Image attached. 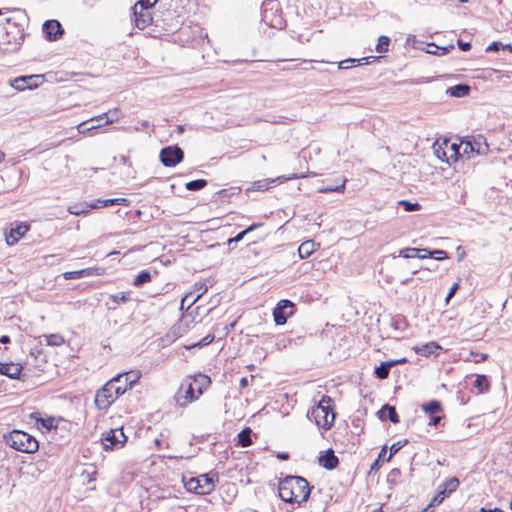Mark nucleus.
Segmentation results:
<instances>
[{
	"label": "nucleus",
	"instance_id": "nucleus-21",
	"mask_svg": "<svg viewBox=\"0 0 512 512\" xmlns=\"http://www.w3.org/2000/svg\"><path fill=\"white\" fill-rule=\"evenodd\" d=\"M378 417L385 421L389 419L392 423L397 424L399 423V417L396 412V409L394 406H390L389 404H385L379 411H378Z\"/></svg>",
	"mask_w": 512,
	"mask_h": 512
},
{
	"label": "nucleus",
	"instance_id": "nucleus-2",
	"mask_svg": "<svg viewBox=\"0 0 512 512\" xmlns=\"http://www.w3.org/2000/svg\"><path fill=\"white\" fill-rule=\"evenodd\" d=\"M25 39L22 25L12 18H6L5 23L0 24V45H4L6 51H18Z\"/></svg>",
	"mask_w": 512,
	"mask_h": 512
},
{
	"label": "nucleus",
	"instance_id": "nucleus-41",
	"mask_svg": "<svg viewBox=\"0 0 512 512\" xmlns=\"http://www.w3.org/2000/svg\"><path fill=\"white\" fill-rule=\"evenodd\" d=\"M85 275H90L89 269H82L78 271H70L64 273V278L66 280L79 279Z\"/></svg>",
	"mask_w": 512,
	"mask_h": 512
},
{
	"label": "nucleus",
	"instance_id": "nucleus-31",
	"mask_svg": "<svg viewBox=\"0 0 512 512\" xmlns=\"http://www.w3.org/2000/svg\"><path fill=\"white\" fill-rule=\"evenodd\" d=\"M261 225L262 224H260V223H254V224L250 225L249 227H247L243 231L239 232L235 237L228 239V244L237 243V242L241 241L245 237V235H247L248 233L254 231L255 229H257Z\"/></svg>",
	"mask_w": 512,
	"mask_h": 512
},
{
	"label": "nucleus",
	"instance_id": "nucleus-50",
	"mask_svg": "<svg viewBox=\"0 0 512 512\" xmlns=\"http://www.w3.org/2000/svg\"><path fill=\"white\" fill-rule=\"evenodd\" d=\"M449 256H448V253L444 250H433L431 251V258L433 259H436V260H444V259H447Z\"/></svg>",
	"mask_w": 512,
	"mask_h": 512
},
{
	"label": "nucleus",
	"instance_id": "nucleus-23",
	"mask_svg": "<svg viewBox=\"0 0 512 512\" xmlns=\"http://www.w3.org/2000/svg\"><path fill=\"white\" fill-rule=\"evenodd\" d=\"M318 245L313 240L303 242L298 248V254L301 259L308 258Z\"/></svg>",
	"mask_w": 512,
	"mask_h": 512
},
{
	"label": "nucleus",
	"instance_id": "nucleus-42",
	"mask_svg": "<svg viewBox=\"0 0 512 512\" xmlns=\"http://www.w3.org/2000/svg\"><path fill=\"white\" fill-rule=\"evenodd\" d=\"M459 486V480L456 477H452L446 482H444L441 487H443L449 494L454 492Z\"/></svg>",
	"mask_w": 512,
	"mask_h": 512
},
{
	"label": "nucleus",
	"instance_id": "nucleus-39",
	"mask_svg": "<svg viewBox=\"0 0 512 512\" xmlns=\"http://www.w3.org/2000/svg\"><path fill=\"white\" fill-rule=\"evenodd\" d=\"M185 487L188 491L200 494V484L198 477L190 478L185 482Z\"/></svg>",
	"mask_w": 512,
	"mask_h": 512
},
{
	"label": "nucleus",
	"instance_id": "nucleus-48",
	"mask_svg": "<svg viewBox=\"0 0 512 512\" xmlns=\"http://www.w3.org/2000/svg\"><path fill=\"white\" fill-rule=\"evenodd\" d=\"M406 443H407V440H404L403 442L398 441V442L392 444V446L390 447V454L385 460L389 461L391 459V457L394 454H396Z\"/></svg>",
	"mask_w": 512,
	"mask_h": 512
},
{
	"label": "nucleus",
	"instance_id": "nucleus-53",
	"mask_svg": "<svg viewBox=\"0 0 512 512\" xmlns=\"http://www.w3.org/2000/svg\"><path fill=\"white\" fill-rule=\"evenodd\" d=\"M214 339H215V336L213 334H208L199 342V345L206 346V345L212 343Z\"/></svg>",
	"mask_w": 512,
	"mask_h": 512
},
{
	"label": "nucleus",
	"instance_id": "nucleus-9",
	"mask_svg": "<svg viewBox=\"0 0 512 512\" xmlns=\"http://www.w3.org/2000/svg\"><path fill=\"white\" fill-rule=\"evenodd\" d=\"M127 441V436L124 434L123 429H111L102 436V443L105 450L119 449L124 446Z\"/></svg>",
	"mask_w": 512,
	"mask_h": 512
},
{
	"label": "nucleus",
	"instance_id": "nucleus-4",
	"mask_svg": "<svg viewBox=\"0 0 512 512\" xmlns=\"http://www.w3.org/2000/svg\"><path fill=\"white\" fill-rule=\"evenodd\" d=\"M119 377L110 379L95 396V404L101 410L108 409L120 395L125 393V386L118 385Z\"/></svg>",
	"mask_w": 512,
	"mask_h": 512
},
{
	"label": "nucleus",
	"instance_id": "nucleus-7",
	"mask_svg": "<svg viewBox=\"0 0 512 512\" xmlns=\"http://www.w3.org/2000/svg\"><path fill=\"white\" fill-rule=\"evenodd\" d=\"M200 395L194 389V386L189 382V379H183L174 399L176 405L179 407H186L189 403L197 400Z\"/></svg>",
	"mask_w": 512,
	"mask_h": 512
},
{
	"label": "nucleus",
	"instance_id": "nucleus-40",
	"mask_svg": "<svg viewBox=\"0 0 512 512\" xmlns=\"http://www.w3.org/2000/svg\"><path fill=\"white\" fill-rule=\"evenodd\" d=\"M390 44V38L387 36H380L378 38V43L376 45V51L378 53H384L388 51V47Z\"/></svg>",
	"mask_w": 512,
	"mask_h": 512
},
{
	"label": "nucleus",
	"instance_id": "nucleus-43",
	"mask_svg": "<svg viewBox=\"0 0 512 512\" xmlns=\"http://www.w3.org/2000/svg\"><path fill=\"white\" fill-rule=\"evenodd\" d=\"M398 204L400 206H402L404 208V210L406 212H414V211H418L420 210L421 206L419 203L415 202V203H412L410 201H407V200H400L398 202Z\"/></svg>",
	"mask_w": 512,
	"mask_h": 512
},
{
	"label": "nucleus",
	"instance_id": "nucleus-37",
	"mask_svg": "<svg viewBox=\"0 0 512 512\" xmlns=\"http://www.w3.org/2000/svg\"><path fill=\"white\" fill-rule=\"evenodd\" d=\"M207 185V181L205 179H197L192 180L186 183V189L189 191H198L203 189Z\"/></svg>",
	"mask_w": 512,
	"mask_h": 512
},
{
	"label": "nucleus",
	"instance_id": "nucleus-30",
	"mask_svg": "<svg viewBox=\"0 0 512 512\" xmlns=\"http://www.w3.org/2000/svg\"><path fill=\"white\" fill-rule=\"evenodd\" d=\"M422 410L426 414L433 415V414H436V413L440 412L442 410V406H441V403L438 400H432V401H430L428 403L423 404L422 405Z\"/></svg>",
	"mask_w": 512,
	"mask_h": 512
},
{
	"label": "nucleus",
	"instance_id": "nucleus-49",
	"mask_svg": "<svg viewBox=\"0 0 512 512\" xmlns=\"http://www.w3.org/2000/svg\"><path fill=\"white\" fill-rule=\"evenodd\" d=\"M429 46H433L435 47L437 50H440V52L438 51H427L428 53L430 54H435V55H445L447 54L450 50H453L454 49V45H449V46H446V47H438L434 44H429Z\"/></svg>",
	"mask_w": 512,
	"mask_h": 512
},
{
	"label": "nucleus",
	"instance_id": "nucleus-54",
	"mask_svg": "<svg viewBox=\"0 0 512 512\" xmlns=\"http://www.w3.org/2000/svg\"><path fill=\"white\" fill-rule=\"evenodd\" d=\"M401 472L399 469L397 468H394L390 471V473L388 474V481H395L399 476H400Z\"/></svg>",
	"mask_w": 512,
	"mask_h": 512
},
{
	"label": "nucleus",
	"instance_id": "nucleus-52",
	"mask_svg": "<svg viewBox=\"0 0 512 512\" xmlns=\"http://www.w3.org/2000/svg\"><path fill=\"white\" fill-rule=\"evenodd\" d=\"M345 183H346V180H344L342 182V184L339 185V186H336V187H326L323 191L324 192H343L344 189H345Z\"/></svg>",
	"mask_w": 512,
	"mask_h": 512
},
{
	"label": "nucleus",
	"instance_id": "nucleus-13",
	"mask_svg": "<svg viewBox=\"0 0 512 512\" xmlns=\"http://www.w3.org/2000/svg\"><path fill=\"white\" fill-rule=\"evenodd\" d=\"M219 476L216 472H210L198 476L200 484V495H206L212 492L215 488V483L218 481Z\"/></svg>",
	"mask_w": 512,
	"mask_h": 512
},
{
	"label": "nucleus",
	"instance_id": "nucleus-45",
	"mask_svg": "<svg viewBox=\"0 0 512 512\" xmlns=\"http://www.w3.org/2000/svg\"><path fill=\"white\" fill-rule=\"evenodd\" d=\"M46 341L50 346H59L64 343V338L59 334H51L46 336Z\"/></svg>",
	"mask_w": 512,
	"mask_h": 512
},
{
	"label": "nucleus",
	"instance_id": "nucleus-14",
	"mask_svg": "<svg viewBox=\"0 0 512 512\" xmlns=\"http://www.w3.org/2000/svg\"><path fill=\"white\" fill-rule=\"evenodd\" d=\"M29 230L26 223H19L12 227L8 234H6V242L9 246L15 245L18 240L23 237Z\"/></svg>",
	"mask_w": 512,
	"mask_h": 512
},
{
	"label": "nucleus",
	"instance_id": "nucleus-33",
	"mask_svg": "<svg viewBox=\"0 0 512 512\" xmlns=\"http://www.w3.org/2000/svg\"><path fill=\"white\" fill-rule=\"evenodd\" d=\"M151 281V273L147 270L141 271L133 281V285L136 287H140Z\"/></svg>",
	"mask_w": 512,
	"mask_h": 512
},
{
	"label": "nucleus",
	"instance_id": "nucleus-29",
	"mask_svg": "<svg viewBox=\"0 0 512 512\" xmlns=\"http://www.w3.org/2000/svg\"><path fill=\"white\" fill-rule=\"evenodd\" d=\"M251 433L252 430L248 427L244 428L239 434H238V445L241 447H249L252 444L251 439Z\"/></svg>",
	"mask_w": 512,
	"mask_h": 512
},
{
	"label": "nucleus",
	"instance_id": "nucleus-51",
	"mask_svg": "<svg viewBox=\"0 0 512 512\" xmlns=\"http://www.w3.org/2000/svg\"><path fill=\"white\" fill-rule=\"evenodd\" d=\"M458 289H459V284L454 283L446 296V299H445L446 304L449 303L450 299L455 295V293L457 292Z\"/></svg>",
	"mask_w": 512,
	"mask_h": 512
},
{
	"label": "nucleus",
	"instance_id": "nucleus-1",
	"mask_svg": "<svg viewBox=\"0 0 512 512\" xmlns=\"http://www.w3.org/2000/svg\"><path fill=\"white\" fill-rule=\"evenodd\" d=\"M278 493L284 502L301 504L308 500L310 487L303 477L288 476L279 482Z\"/></svg>",
	"mask_w": 512,
	"mask_h": 512
},
{
	"label": "nucleus",
	"instance_id": "nucleus-3",
	"mask_svg": "<svg viewBox=\"0 0 512 512\" xmlns=\"http://www.w3.org/2000/svg\"><path fill=\"white\" fill-rule=\"evenodd\" d=\"M332 403L333 400L330 396H322L319 403L308 411V418L313 419L319 428L325 430L330 429L335 420V413L332 411Z\"/></svg>",
	"mask_w": 512,
	"mask_h": 512
},
{
	"label": "nucleus",
	"instance_id": "nucleus-12",
	"mask_svg": "<svg viewBox=\"0 0 512 512\" xmlns=\"http://www.w3.org/2000/svg\"><path fill=\"white\" fill-rule=\"evenodd\" d=\"M43 33L49 41H56L62 37L64 30L58 20H47L42 26Z\"/></svg>",
	"mask_w": 512,
	"mask_h": 512
},
{
	"label": "nucleus",
	"instance_id": "nucleus-63",
	"mask_svg": "<svg viewBox=\"0 0 512 512\" xmlns=\"http://www.w3.org/2000/svg\"><path fill=\"white\" fill-rule=\"evenodd\" d=\"M408 362V359L406 357H402L399 359L391 360L390 363L393 366L399 365V364H405Z\"/></svg>",
	"mask_w": 512,
	"mask_h": 512
},
{
	"label": "nucleus",
	"instance_id": "nucleus-34",
	"mask_svg": "<svg viewBox=\"0 0 512 512\" xmlns=\"http://www.w3.org/2000/svg\"><path fill=\"white\" fill-rule=\"evenodd\" d=\"M130 299H131V292L130 291H128V292H121V293L110 295V300L114 304H116V305H119V304H122V303H126Z\"/></svg>",
	"mask_w": 512,
	"mask_h": 512
},
{
	"label": "nucleus",
	"instance_id": "nucleus-46",
	"mask_svg": "<svg viewBox=\"0 0 512 512\" xmlns=\"http://www.w3.org/2000/svg\"><path fill=\"white\" fill-rule=\"evenodd\" d=\"M91 122L90 120L88 121H84L82 123H80L78 126H77V130L80 134H85L89 131H92L98 127L101 126V124H96V125H91V126H88V123Z\"/></svg>",
	"mask_w": 512,
	"mask_h": 512
},
{
	"label": "nucleus",
	"instance_id": "nucleus-35",
	"mask_svg": "<svg viewBox=\"0 0 512 512\" xmlns=\"http://www.w3.org/2000/svg\"><path fill=\"white\" fill-rule=\"evenodd\" d=\"M157 3V0H138L132 10L142 9L145 11H151L152 7Z\"/></svg>",
	"mask_w": 512,
	"mask_h": 512
},
{
	"label": "nucleus",
	"instance_id": "nucleus-10",
	"mask_svg": "<svg viewBox=\"0 0 512 512\" xmlns=\"http://www.w3.org/2000/svg\"><path fill=\"white\" fill-rule=\"evenodd\" d=\"M294 304L290 300H280L273 310L274 321L277 325H284L287 318L293 315Z\"/></svg>",
	"mask_w": 512,
	"mask_h": 512
},
{
	"label": "nucleus",
	"instance_id": "nucleus-38",
	"mask_svg": "<svg viewBox=\"0 0 512 512\" xmlns=\"http://www.w3.org/2000/svg\"><path fill=\"white\" fill-rule=\"evenodd\" d=\"M422 250L420 248H405L399 251L398 256L403 258H417Z\"/></svg>",
	"mask_w": 512,
	"mask_h": 512
},
{
	"label": "nucleus",
	"instance_id": "nucleus-57",
	"mask_svg": "<svg viewBox=\"0 0 512 512\" xmlns=\"http://www.w3.org/2000/svg\"><path fill=\"white\" fill-rule=\"evenodd\" d=\"M68 211H69L70 214H73V215H76V216L88 212V210H80V209H78L77 206L69 207Z\"/></svg>",
	"mask_w": 512,
	"mask_h": 512
},
{
	"label": "nucleus",
	"instance_id": "nucleus-28",
	"mask_svg": "<svg viewBox=\"0 0 512 512\" xmlns=\"http://www.w3.org/2000/svg\"><path fill=\"white\" fill-rule=\"evenodd\" d=\"M448 91L451 96L460 98L469 94L470 86L467 84H457L450 87Z\"/></svg>",
	"mask_w": 512,
	"mask_h": 512
},
{
	"label": "nucleus",
	"instance_id": "nucleus-17",
	"mask_svg": "<svg viewBox=\"0 0 512 512\" xmlns=\"http://www.w3.org/2000/svg\"><path fill=\"white\" fill-rule=\"evenodd\" d=\"M319 464L327 470H333L338 466L339 460L334 451L332 449H328L320 455Z\"/></svg>",
	"mask_w": 512,
	"mask_h": 512
},
{
	"label": "nucleus",
	"instance_id": "nucleus-47",
	"mask_svg": "<svg viewBox=\"0 0 512 512\" xmlns=\"http://www.w3.org/2000/svg\"><path fill=\"white\" fill-rule=\"evenodd\" d=\"M208 287L205 283H196L195 284V292L197 295L192 299V303H195L204 293H206Z\"/></svg>",
	"mask_w": 512,
	"mask_h": 512
},
{
	"label": "nucleus",
	"instance_id": "nucleus-15",
	"mask_svg": "<svg viewBox=\"0 0 512 512\" xmlns=\"http://www.w3.org/2000/svg\"><path fill=\"white\" fill-rule=\"evenodd\" d=\"M134 22L137 28L143 30L152 23V12L142 9L132 10Z\"/></svg>",
	"mask_w": 512,
	"mask_h": 512
},
{
	"label": "nucleus",
	"instance_id": "nucleus-44",
	"mask_svg": "<svg viewBox=\"0 0 512 512\" xmlns=\"http://www.w3.org/2000/svg\"><path fill=\"white\" fill-rule=\"evenodd\" d=\"M280 178L272 179L271 181H257L253 183V189L257 191H265L270 187L271 183H275Z\"/></svg>",
	"mask_w": 512,
	"mask_h": 512
},
{
	"label": "nucleus",
	"instance_id": "nucleus-24",
	"mask_svg": "<svg viewBox=\"0 0 512 512\" xmlns=\"http://www.w3.org/2000/svg\"><path fill=\"white\" fill-rule=\"evenodd\" d=\"M370 58H372L373 61L378 59V57H363L361 59L348 58L339 62L338 69H348L355 63L367 65L370 63Z\"/></svg>",
	"mask_w": 512,
	"mask_h": 512
},
{
	"label": "nucleus",
	"instance_id": "nucleus-62",
	"mask_svg": "<svg viewBox=\"0 0 512 512\" xmlns=\"http://www.w3.org/2000/svg\"><path fill=\"white\" fill-rule=\"evenodd\" d=\"M422 252L419 253V256H417V258L419 259H426V258H431V251L428 250V249H421Z\"/></svg>",
	"mask_w": 512,
	"mask_h": 512
},
{
	"label": "nucleus",
	"instance_id": "nucleus-20",
	"mask_svg": "<svg viewBox=\"0 0 512 512\" xmlns=\"http://www.w3.org/2000/svg\"><path fill=\"white\" fill-rule=\"evenodd\" d=\"M22 366L15 363H0V374L11 379H18L21 375Z\"/></svg>",
	"mask_w": 512,
	"mask_h": 512
},
{
	"label": "nucleus",
	"instance_id": "nucleus-61",
	"mask_svg": "<svg viewBox=\"0 0 512 512\" xmlns=\"http://www.w3.org/2000/svg\"><path fill=\"white\" fill-rule=\"evenodd\" d=\"M443 502V497H439V495L437 494L433 499L432 501L430 502L429 504V507H435L436 505H439Z\"/></svg>",
	"mask_w": 512,
	"mask_h": 512
},
{
	"label": "nucleus",
	"instance_id": "nucleus-16",
	"mask_svg": "<svg viewBox=\"0 0 512 512\" xmlns=\"http://www.w3.org/2000/svg\"><path fill=\"white\" fill-rule=\"evenodd\" d=\"M189 382L194 386V389L198 392V395H202L203 392L210 386L211 380L207 375L198 374L195 376H187Z\"/></svg>",
	"mask_w": 512,
	"mask_h": 512
},
{
	"label": "nucleus",
	"instance_id": "nucleus-64",
	"mask_svg": "<svg viewBox=\"0 0 512 512\" xmlns=\"http://www.w3.org/2000/svg\"><path fill=\"white\" fill-rule=\"evenodd\" d=\"M480 512H504V511H502V510H501V509H499V508H493V509H491V508L482 507V508L480 509Z\"/></svg>",
	"mask_w": 512,
	"mask_h": 512
},
{
	"label": "nucleus",
	"instance_id": "nucleus-26",
	"mask_svg": "<svg viewBox=\"0 0 512 512\" xmlns=\"http://www.w3.org/2000/svg\"><path fill=\"white\" fill-rule=\"evenodd\" d=\"M473 144L474 152L477 154H486L489 147L484 137L479 135L477 138H473L471 141Z\"/></svg>",
	"mask_w": 512,
	"mask_h": 512
},
{
	"label": "nucleus",
	"instance_id": "nucleus-11",
	"mask_svg": "<svg viewBox=\"0 0 512 512\" xmlns=\"http://www.w3.org/2000/svg\"><path fill=\"white\" fill-rule=\"evenodd\" d=\"M42 75L19 76L13 79L10 84L16 90L23 91L25 89L37 88L42 83Z\"/></svg>",
	"mask_w": 512,
	"mask_h": 512
},
{
	"label": "nucleus",
	"instance_id": "nucleus-36",
	"mask_svg": "<svg viewBox=\"0 0 512 512\" xmlns=\"http://www.w3.org/2000/svg\"><path fill=\"white\" fill-rule=\"evenodd\" d=\"M452 148L454 150L455 155H459L460 154L459 150L461 148L463 149V153L464 154H468V153H473L474 152V148H473V144H472L471 140L462 142L458 148L456 147L455 144H453Z\"/></svg>",
	"mask_w": 512,
	"mask_h": 512
},
{
	"label": "nucleus",
	"instance_id": "nucleus-59",
	"mask_svg": "<svg viewBox=\"0 0 512 512\" xmlns=\"http://www.w3.org/2000/svg\"><path fill=\"white\" fill-rule=\"evenodd\" d=\"M380 466L381 464L379 458L375 459L370 466V473L377 472L380 469Z\"/></svg>",
	"mask_w": 512,
	"mask_h": 512
},
{
	"label": "nucleus",
	"instance_id": "nucleus-55",
	"mask_svg": "<svg viewBox=\"0 0 512 512\" xmlns=\"http://www.w3.org/2000/svg\"><path fill=\"white\" fill-rule=\"evenodd\" d=\"M254 380V376L251 375L249 378L248 377H243L241 378L240 380V388L243 389L247 386H249L250 382Z\"/></svg>",
	"mask_w": 512,
	"mask_h": 512
},
{
	"label": "nucleus",
	"instance_id": "nucleus-19",
	"mask_svg": "<svg viewBox=\"0 0 512 512\" xmlns=\"http://www.w3.org/2000/svg\"><path fill=\"white\" fill-rule=\"evenodd\" d=\"M116 377L120 378V382H124L126 392L128 389H131L133 385H135L138 382V380L141 377V373L138 370H132L129 372L120 373L116 375Z\"/></svg>",
	"mask_w": 512,
	"mask_h": 512
},
{
	"label": "nucleus",
	"instance_id": "nucleus-18",
	"mask_svg": "<svg viewBox=\"0 0 512 512\" xmlns=\"http://www.w3.org/2000/svg\"><path fill=\"white\" fill-rule=\"evenodd\" d=\"M414 351L421 356L428 357L430 355H436L438 350H441V346L434 342H428L413 347Z\"/></svg>",
	"mask_w": 512,
	"mask_h": 512
},
{
	"label": "nucleus",
	"instance_id": "nucleus-25",
	"mask_svg": "<svg viewBox=\"0 0 512 512\" xmlns=\"http://www.w3.org/2000/svg\"><path fill=\"white\" fill-rule=\"evenodd\" d=\"M105 119V124H110L119 119V111L117 109L111 110L107 113H103L101 115H98L96 117H92L90 121H97Z\"/></svg>",
	"mask_w": 512,
	"mask_h": 512
},
{
	"label": "nucleus",
	"instance_id": "nucleus-60",
	"mask_svg": "<svg viewBox=\"0 0 512 512\" xmlns=\"http://www.w3.org/2000/svg\"><path fill=\"white\" fill-rule=\"evenodd\" d=\"M458 46L462 51H468L471 48V44L469 42H464L462 40L458 41Z\"/></svg>",
	"mask_w": 512,
	"mask_h": 512
},
{
	"label": "nucleus",
	"instance_id": "nucleus-22",
	"mask_svg": "<svg viewBox=\"0 0 512 512\" xmlns=\"http://www.w3.org/2000/svg\"><path fill=\"white\" fill-rule=\"evenodd\" d=\"M128 199L126 198H111V199H105V200H97L96 202H92L88 205L89 208L95 209L98 208L100 205L102 207L112 206V205H127Z\"/></svg>",
	"mask_w": 512,
	"mask_h": 512
},
{
	"label": "nucleus",
	"instance_id": "nucleus-27",
	"mask_svg": "<svg viewBox=\"0 0 512 512\" xmlns=\"http://www.w3.org/2000/svg\"><path fill=\"white\" fill-rule=\"evenodd\" d=\"M392 365L390 361L381 362L374 370V374L378 379L384 380L388 378Z\"/></svg>",
	"mask_w": 512,
	"mask_h": 512
},
{
	"label": "nucleus",
	"instance_id": "nucleus-8",
	"mask_svg": "<svg viewBox=\"0 0 512 512\" xmlns=\"http://www.w3.org/2000/svg\"><path fill=\"white\" fill-rule=\"evenodd\" d=\"M160 161L166 167H174L184 159L183 150L177 146H167L160 151Z\"/></svg>",
	"mask_w": 512,
	"mask_h": 512
},
{
	"label": "nucleus",
	"instance_id": "nucleus-58",
	"mask_svg": "<svg viewBox=\"0 0 512 512\" xmlns=\"http://www.w3.org/2000/svg\"><path fill=\"white\" fill-rule=\"evenodd\" d=\"M441 419H442L441 416L433 414L429 420V425L437 426L440 423Z\"/></svg>",
	"mask_w": 512,
	"mask_h": 512
},
{
	"label": "nucleus",
	"instance_id": "nucleus-5",
	"mask_svg": "<svg viewBox=\"0 0 512 512\" xmlns=\"http://www.w3.org/2000/svg\"><path fill=\"white\" fill-rule=\"evenodd\" d=\"M5 439L11 448L23 453H34L39 449L36 438L21 430H13Z\"/></svg>",
	"mask_w": 512,
	"mask_h": 512
},
{
	"label": "nucleus",
	"instance_id": "nucleus-56",
	"mask_svg": "<svg viewBox=\"0 0 512 512\" xmlns=\"http://www.w3.org/2000/svg\"><path fill=\"white\" fill-rule=\"evenodd\" d=\"M503 45L500 43V42H493L492 44H490L486 51L487 52H494V51H498L500 49V47H502Z\"/></svg>",
	"mask_w": 512,
	"mask_h": 512
},
{
	"label": "nucleus",
	"instance_id": "nucleus-6",
	"mask_svg": "<svg viewBox=\"0 0 512 512\" xmlns=\"http://www.w3.org/2000/svg\"><path fill=\"white\" fill-rule=\"evenodd\" d=\"M261 21L271 28L282 29L285 26L278 0H265L263 2Z\"/></svg>",
	"mask_w": 512,
	"mask_h": 512
},
{
	"label": "nucleus",
	"instance_id": "nucleus-32",
	"mask_svg": "<svg viewBox=\"0 0 512 512\" xmlns=\"http://www.w3.org/2000/svg\"><path fill=\"white\" fill-rule=\"evenodd\" d=\"M473 386L477 388L480 393H483L488 390L489 381L485 375H477Z\"/></svg>",
	"mask_w": 512,
	"mask_h": 512
}]
</instances>
